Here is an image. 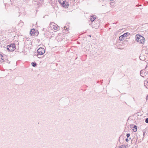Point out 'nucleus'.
I'll return each mask as SVG.
<instances>
[{
  "instance_id": "dca6fc26",
  "label": "nucleus",
  "mask_w": 148,
  "mask_h": 148,
  "mask_svg": "<svg viewBox=\"0 0 148 148\" xmlns=\"http://www.w3.org/2000/svg\"><path fill=\"white\" fill-rule=\"evenodd\" d=\"M32 66L33 67H36L37 65V64L35 62H33L31 63Z\"/></svg>"
},
{
  "instance_id": "7ed1b4c3",
  "label": "nucleus",
  "mask_w": 148,
  "mask_h": 148,
  "mask_svg": "<svg viewBox=\"0 0 148 148\" xmlns=\"http://www.w3.org/2000/svg\"><path fill=\"white\" fill-rule=\"evenodd\" d=\"M16 49L15 44L14 43H11L7 46V50L10 52H12Z\"/></svg>"
},
{
  "instance_id": "f03ea898",
  "label": "nucleus",
  "mask_w": 148,
  "mask_h": 148,
  "mask_svg": "<svg viewBox=\"0 0 148 148\" xmlns=\"http://www.w3.org/2000/svg\"><path fill=\"white\" fill-rule=\"evenodd\" d=\"M45 52V50L43 48L40 47L37 51V54L36 56L39 58H41V56Z\"/></svg>"
},
{
  "instance_id": "9d476101",
  "label": "nucleus",
  "mask_w": 148,
  "mask_h": 148,
  "mask_svg": "<svg viewBox=\"0 0 148 148\" xmlns=\"http://www.w3.org/2000/svg\"><path fill=\"white\" fill-rule=\"evenodd\" d=\"M53 28L55 30H58L59 29V27H58V25H53V26L51 27Z\"/></svg>"
},
{
  "instance_id": "412c9836",
  "label": "nucleus",
  "mask_w": 148,
  "mask_h": 148,
  "mask_svg": "<svg viewBox=\"0 0 148 148\" xmlns=\"http://www.w3.org/2000/svg\"><path fill=\"white\" fill-rule=\"evenodd\" d=\"M130 134L129 133H127L126 134V136L127 138H128L130 137Z\"/></svg>"
},
{
  "instance_id": "ddd939ff",
  "label": "nucleus",
  "mask_w": 148,
  "mask_h": 148,
  "mask_svg": "<svg viewBox=\"0 0 148 148\" xmlns=\"http://www.w3.org/2000/svg\"><path fill=\"white\" fill-rule=\"evenodd\" d=\"M38 34V31L37 30H35V32L34 33V36H37Z\"/></svg>"
},
{
  "instance_id": "6e6552de",
  "label": "nucleus",
  "mask_w": 148,
  "mask_h": 148,
  "mask_svg": "<svg viewBox=\"0 0 148 148\" xmlns=\"http://www.w3.org/2000/svg\"><path fill=\"white\" fill-rule=\"evenodd\" d=\"M35 30L34 29H32L30 32V34L32 36H34V33L35 32Z\"/></svg>"
},
{
  "instance_id": "2eb2a0df",
  "label": "nucleus",
  "mask_w": 148,
  "mask_h": 148,
  "mask_svg": "<svg viewBox=\"0 0 148 148\" xmlns=\"http://www.w3.org/2000/svg\"><path fill=\"white\" fill-rule=\"evenodd\" d=\"M128 34H129L130 35V33H128V32L125 33L123 35H122V36L124 38V37H127V35Z\"/></svg>"
},
{
  "instance_id": "f257e3e1",
  "label": "nucleus",
  "mask_w": 148,
  "mask_h": 148,
  "mask_svg": "<svg viewBox=\"0 0 148 148\" xmlns=\"http://www.w3.org/2000/svg\"><path fill=\"white\" fill-rule=\"evenodd\" d=\"M136 40L139 43L143 44L145 42V38L141 35L136 34Z\"/></svg>"
},
{
  "instance_id": "a211bd4d",
  "label": "nucleus",
  "mask_w": 148,
  "mask_h": 148,
  "mask_svg": "<svg viewBox=\"0 0 148 148\" xmlns=\"http://www.w3.org/2000/svg\"><path fill=\"white\" fill-rule=\"evenodd\" d=\"M119 148H126L125 147V145H122L119 147Z\"/></svg>"
},
{
  "instance_id": "c85d7f7f",
  "label": "nucleus",
  "mask_w": 148,
  "mask_h": 148,
  "mask_svg": "<svg viewBox=\"0 0 148 148\" xmlns=\"http://www.w3.org/2000/svg\"><path fill=\"white\" fill-rule=\"evenodd\" d=\"M66 27V26H64V29H65V30H66V29H67V28H66V29H65Z\"/></svg>"
},
{
  "instance_id": "4468645a",
  "label": "nucleus",
  "mask_w": 148,
  "mask_h": 148,
  "mask_svg": "<svg viewBox=\"0 0 148 148\" xmlns=\"http://www.w3.org/2000/svg\"><path fill=\"white\" fill-rule=\"evenodd\" d=\"M115 3V1H111V2L110 3V4L111 5V7H112L114 6Z\"/></svg>"
},
{
  "instance_id": "9b49d317",
  "label": "nucleus",
  "mask_w": 148,
  "mask_h": 148,
  "mask_svg": "<svg viewBox=\"0 0 148 148\" xmlns=\"http://www.w3.org/2000/svg\"><path fill=\"white\" fill-rule=\"evenodd\" d=\"M139 58L140 60L143 61L144 60L145 58L144 56H143L142 53L140 54V56L139 57Z\"/></svg>"
},
{
  "instance_id": "423d86ee",
  "label": "nucleus",
  "mask_w": 148,
  "mask_h": 148,
  "mask_svg": "<svg viewBox=\"0 0 148 148\" xmlns=\"http://www.w3.org/2000/svg\"><path fill=\"white\" fill-rule=\"evenodd\" d=\"M124 140V138L123 136V135L121 136L119 138V142L121 143H123Z\"/></svg>"
},
{
  "instance_id": "b1692460",
  "label": "nucleus",
  "mask_w": 148,
  "mask_h": 148,
  "mask_svg": "<svg viewBox=\"0 0 148 148\" xmlns=\"http://www.w3.org/2000/svg\"><path fill=\"white\" fill-rule=\"evenodd\" d=\"M125 141L126 142H128L129 141V139H128V138H127L125 139Z\"/></svg>"
},
{
  "instance_id": "4be33fe9",
  "label": "nucleus",
  "mask_w": 148,
  "mask_h": 148,
  "mask_svg": "<svg viewBox=\"0 0 148 148\" xmlns=\"http://www.w3.org/2000/svg\"><path fill=\"white\" fill-rule=\"evenodd\" d=\"M145 122L147 123H148V118H147L145 119Z\"/></svg>"
},
{
  "instance_id": "1a4fd4ad",
  "label": "nucleus",
  "mask_w": 148,
  "mask_h": 148,
  "mask_svg": "<svg viewBox=\"0 0 148 148\" xmlns=\"http://www.w3.org/2000/svg\"><path fill=\"white\" fill-rule=\"evenodd\" d=\"M96 16L95 15H92V16H91V18H90L91 21L92 22L93 21L95 20L96 19Z\"/></svg>"
},
{
  "instance_id": "72a5a7b5",
  "label": "nucleus",
  "mask_w": 148,
  "mask_h": 148,
  "mask_svg": "<svg viewBox=\"0 0 148 148\" xmlns=\"http://www.w3.org/2000/svg\"><path fill=\"white\" fill-rule=\"evenodd\" d=\"M147 73H148V71H147ZM147 77H148V75L147 76Z\"/></svg>"
},
{
  "instance_id": "bb28decb",
  "label": "nucleus",
  "mask_w": 148,
  "mask_h": 148,
  "mask_svg": "<svg viewBox=\"0 0 148 148\" xmlns=\"http://www.w3.org/2000/svg\"><path fill=\"white\" fill-rule=\"evenodd\" d=\"M133 131L134 132H136L137 130H133Z\"/></svg>"
},
{
  "instance_id": "a878e982",
  "label": "nucleus",
  "mask_w": 148,
  "mask_h": 148,
  "mask_svg": "<svg viewBox=\"0 0 148 148\" xmlns=\"http://www.w3.org/2000/svg\"><path fill=\"white\" fill-rule=\"evenodd\" d=\"M145 133H146V132H143V135L144 136H145Z\"/></svg>"
},
{
  "instance_id": "7c9ffc66",
  "label": "nucleus",
  "mask_w": 148,
  "mask_h": 148,
  "mask_svg": "<svg viewBox=\"0 0 148 148\" xmlns=\"http://www.w3.org/2000/svg\"><path fill=\"white\" fill-rule=\"evenodd\" d=\"M129 139H131V138H129Z\"/></svg>"
},
{
  "instance_id": "393cba45",
  "label": "nucleus",
  "mask_w": 148,
  "mask_h": 148,
  "mask_svg": "<svg viewBox=\"0 0 148 148\" xmlns=\"http://www.w3.org/2000/svg\"><path fill=\"white\" fill-rule=\"evenodd\" d=\"M125 147H126H126H128V145H125Z\"/></svg>"
},
{
  "instance_id": "f8f14e48",
  "label": "nucleus",
  "mask_w": 148,
  "mask_h": 148,
  "mask_svg": "<svg viewBox=\"0 0 148 148\" xmlns=\"http://www.w3.org/2000/svg\"><path fill=\"white\" fill-rule=\"evenodd\" d=\"M3 61V56L2 55L0 54V62H2Z\"/></svg>"
},
{
  "instance_id": "473e14b6",
  "label": "nucleus",
  "mask_w": 148,
  "mask_h": 148,
  "mask_svg": "<svg viewBox=\"0 0 148 148\" xmlns=\"http://www.w3.org/2000/svg\"><path fill=\"white\" fill-rule=\"evenodd\" d=\"M20 14H19V16H20Z\"/></svg>"
},
{
  "instance_id": "20e7f679",
  "label": "nucleus",
  "mask_w": 148,
  "mask_h": 148,
  "mask_svg": "<svg viewBox=\"0 0 148 148\" xmlns=\"http://www.w3.org/2000/svg\"><path fill=\"white\" fill-rule=\"evenodd\" d=\"M58 1L61 6L65 8H68L69 5L68 3L66 0H59Z\"/></svg>"
},
{
  "instance_id": "5701e85b",
  "label": "nucleus",
  "mask_w": 148,
  "mask_h": 148,
  "mask_svg": "<svg viewBox=\"0 0 148 148\" xmlns=\"http://www.w3.org/2000/svg\"><path fill=\"white\" fill-rule=\"evenodd\" d=\"M145 72V76H146V75H147V76L148 75V73H147V72Z\"/></svg>"
},
{
  "instance_id": "f3484780",
  "label": "nucleus",
  "mask_w": 148,
  "mask_h": 148,
  "mask_svg": "<svg viewBox=\"0 0 148 148\" xmlns=\"http://www.w3.org/2000/svg\"><path fill=\"white\" fill-rule=\"evenodd\" d=\"M124 38L123 37L122 35L119 36V40L121 41H122L123 40Z\"/></svg>"
},
{
  "instance_id": "cd10ccee",
  "label": "nucleus",
  "mask_w": 148,
  "mask_h": 148,
  "mask_svg": "<svg viewBox=\"0 0 148 148\" xmlns=\"http://www.w3.org/2000/svg\"><path fill=\"white\" fill-rule=\"evenodd\" d=\"M147 99L148 100V95H147Z\"/></svg>"
},
{
  "instance_id": "c756f323",
  "label": "nucleus",
  "mask_w": 148,
  "mask_h": 148,
  "mask_svg": "<svg viewBox=\"0 0 148 148\" xmlns=\"http://www.w3.org/2000/svg\"><path fill=\"white\" fill-rule=\"evenodd\" d=\"M88 36L90 37H91V35H88Z\"/></svg>"
},
{
  "instance_id": "6ab92c4d",
  "label": "nucleus",
  "mask_w": 148,
  "mask_h": 148,
  "mask_svg": "<svg viewBox=\"0 0 148 148\" xmlns=\"http://www.w3.org/2000/svg\"><path fill=\"white\" fill-rule=\"evenodd\" d=\"M138 137H136L135 138H134L136 140L135 144H137L138 143L137 142V139H138Z\"/></svg>"
},
{
  "instance_id": "39448f33",
  "label": "nucleus",
  "mask_w": 148,
  "mask_h": 148,
  "mask_svg": "<svg viewBox=\"0 0 148 148\" xmlns=\"http://www.w3.org/2000/svg\"><path fill=\"white\" fill-rule=\"evenodd\" d=\"M137 126L135 125L134 124H131L129 126V127H128L129 130H137Z\"/></svg>"
},
{
  "instance_id": "aec40b11",
  "label": "nucleus",
  "mask_w": 148,
  "mask_h": 148,
  "mask_svg": "<svg viewBox=\"0 0 148 148\" xmlns=\"http://www.w3.org/2000/svg\"><path fill=\"white\" fill-rule=\"evenodd\" d=\"M144 86H145V87L146 88H147L148 89V84H145V83Z\"/></svg>"
},
{
  "instance_id": "0eeeda50",
  "label": "nucleus",
  "mask_w": 148,
  "mask_h": 148,
  "mask_svg": "<svg viewBox=\"0 0 148 148\" xmlns=\"http://www.w3.org/2000/svg\"><path fill=\"white\" fill-rule=\"evenodd\" d=\"M140 74L141 76L144 77V76H143V75H145V71L143 70H141L140 71Z\"/></svg>"
},
{
  "instance_id": "2f4dec72",
  "label": "nucleus",
  "mask_w": 148,
  "mask_h": 148,
  "mask_svg": "<svg viewBox=\"0 0 148 148\" xmlns=\"http://www.w3.org/2000/svg\"><path fill=\"white\" fill-rule=\"evenodd\" d=\"M147 83H148V81H147Z\"/></svg>"
}]
</instances>
